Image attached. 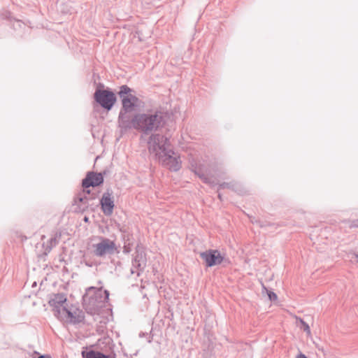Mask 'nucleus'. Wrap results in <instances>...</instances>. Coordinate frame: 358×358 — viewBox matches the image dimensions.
Masks as SVG:
<instances>
[{
  "label": "nucleus",
  "instance_id": "9b49d317",
  "mask_svg": "<svg viewBox=\"0 0 358 358\" xmlns=\"http://www.w3.org/2000/svg\"><path fill=\"white\" fill-rule=\"evenodd\" d=\"M44 296L45 292L40 288L39 291L35 294L36 299L33 300V306H45Z\"/></svg>",
  "mask_w": 358,
  "mask_h": 358
},
{
  "label": "nucleus",
  "instance_id": "dca6fc26",
  "mask_svg": "<svg viewBox=\"0 0 358 358\" xmlns=\"http://www.w3.org/2000/svg\"><path fill=\"white\" fill-rule=\"evenodd\" d=\"M295 358H308L305 355L302 354V353H299V355H297L296 356Z\"/></svg>",
  "mask_w": 358,
  "mask_h": 358
},
{
  "label": "nucleus",
  "instance_id": "f8f14e48",
  "mask_svg": "<svg viewBox=\"0 0 358 358\" xmlns=\"http://www.w3.org/2000/svg\"><path fill=\"white\" fill-rule=\"evenodd\" d=\"M82 355L83 358H110L108 356L94 350L83 351Z\"/></svg>",
  "mask_w": 358,
  "mask_h": 358
},
{
  "label": "nucleus",
  "instance_id": "423d86ee",
  "mask_svg": "<svg viewBox=\"0 0 358 358\" xmlns=\"http://www.w3.org/2000/svg\"><path fill=\"white\" fill-rule=\"evenodd\" d=\"M95 100L104 108L110 110L116 101L115 94L106 90H97L94 93Z\"/></svg>",
  "mask_w": 358,
  "mask_h": 358
},
{
  "label": "nucleus",
  "instance_id": "412c9836",
  "mask_svg": "<svg viewBox=\"0 0 358 358\" xmlns=\"http://www.w3.org/2000/svg\"><path fill=\"white\" fill-rule=\"evenodd\" d=\"M41 245H42V247H44V246H45V243H43L41 244Z\"/></svg>",
  "mask_w": 358,
  "mask_h": 358
},
{
  "label": "nucleus",
  "instance_id": "5701e85b",
  "mask_svg": "<svg viewBox=\"0 0 358 358\" xmlns=\"http://www.w3.org/2000/svg\"><path fill=\"white\" fill-rule=\"evenodd\" d=\"M46 358H51V357H47V356H46Z\"/></svg>",
  "mask_w": 358,
  "mask_h": 358
},
{
  "label": "nucleus",
  "instance_id": "aec40b11",
  "mask_svg": "<svg viewBox=\"0 0 358 358\" xmlns=\"http://www.w3.org/2000/svg\"><path fill=\"white\" fill-rule=\"evenodd\" d=\"M38 358H45V356L41 355V356H40Z\"/></svg>",
  "mask_w": 358,
  "mask_h": 358
},
{
  "label": "nucleus",
  "instance_id": "6ab92c4d",
  "mask_svg": "<svg viewBox=\"0 0 358 358\" xmlns=\"http://www.w3.org/2000/svg\"><path fill=\"white\" fill-rule=\"evenodd\" d=\"M36 287V282H34L32 284V287Z\"/></svg>",
  "mask_w": 358,
  "mask_h": 358
},
{
  "label": "nucleus",
  "instance_id": "1a4fd4ad",
  "mask_svg": "<svg viewBox=\"0 0 358 358\" xmlns=\"http://www.w3.org/2000/svg\"><path fill=\"white\" fill-rule=\"evenodd\" d=\"M103 181V178L101 173L90 172L83 180V186L85 188H87L90 187H95L101 184Z\"/></svg>",
  "mask_w": 358,
  "mask_h": 358
},
{
  "label": "nucleus",
  "instance_id": "20e7f679",
  "mask_svg": "<svg viewBox=\"0 0 358 358\" xmlns=\"http://www.w3.org/2000/svg\"><path fill=\"white\" fill-rule=\"evenodd\" d=\"M161 120V116L157 114H138L133 117L131 124L134 128L147 132L157 128Z\"/></svg>",
  "mask_w": 358,
  "mask_h": 358
},
{
  "label": "nucleus",
  "instance_id": "f257e3e1",
  "mask_svg": "<svg viewBox=\"0 0 358 358\" xmlns=\"http://www.w3.org/2000/svg\"><path fill=\"white\" fill-rule=\"evenodd\" d=\"M149 150L154 153L163 165L176 171L181 167L180 156L172 149L168 139L162 135H153L148 142Z\"/></svg>",
  "mask_w": 358,
  "mask_h": 358
},
{
  "label": "nucleus",
  "instance_id": "f03ea898",
  "mask_svg": "<svg viewBox=\"0 0 358 358\" xmlns=\"http://www.w3.org/2000/svg\"><path fill=\"white\" fill-rule=\"evenodd\" d=\"M49 304L55 315L66 322L76 323L81 321L83 318L82 311L70 304L64 294L55 295L49 301Z\"/></svg>",
  "mask_w": 358,
  "mask_h": 358
},
{
  "label": "nucleus",
  "instance_id": "ddd939ff",
  "mask_svg": "<svg viewBox=\"0 0 358 358\" xmlns=\"http://www.w3.org/2000/svg\"><path fill=\"white\" fill-rule=\"evenodd\" d=\"M296 324L301 329H303L305 334H310V329L309 326L302 319L296 317Z\"/></svg>",
  "mask_w": 358,
  "mask_h": 358
},
{
  "label": "nucleus",
  "instance_id": "a211bd4d",
  "mask_svg": "<svg viewBox=\"0 0 358 358\" xmlns=\"http://www.w3.org/2000/svg\"><path fill=\"white\" fill-rule=\"evenodd\" d=\"M199 177H200L201 179H203V180H205V181H206V178L205 177H203V176H201V175H199Z\"/></svg>",
  "mask_w": 358,
  "mask_h": 358
},
{
  "label": "nucleus",
  "instance_id": "6e6552de",
  "mask_svg": "<svg viewBox=\"0 0 358 358\" xmlns=\"http://www.w3.org/2000/svg\"><path fill=\"white\" fill-rule=\"evenodd\" d=\"M94 254L97 256H103L106 253L113 252L115 250V244L113 241L103 238L101 243L94 245Z\"/></svg>",
  "mask_w": 358,
  "mask_h": 358
},
{
  "label": "nucleus",
  "instance_id": "7ed1b4c3",
  "mask_svg": "<svg viewBox=\"0 0 358 358\" xmlns=\"http://www.w3.org/2000/svg\"><path fill=\"white\" fill-rule=\"evenodd\" d=\"M118 94L122 103L120 119L124 121L127 117V114L135 110L139 106L140 101L132 94V90L127 85H122Z\"/></svg>",
  "mask_w": 358,
  "mask_h": 358
},
{
  "label": "nucleus",
  "instance_id": "39448f33",
  "mask_svg": "<svg viewBox=\"0 0 358 358\" xmlns=\"http://www.w3.org/2000/svg\"><path fill=\"white\" fill-rule=\"evenodd\" d=\"M102 292L101 288H95L94 287H89L83 296L85 304L86 306L90 305L91 303L94 305L101 303L103 301H108L109 297L108 292L107 290L103 291V294H105L103 300H102Z\"/></svg>",
  "mask_w": 358,
  "mask_h": 358
},
{
  "label": "nucleus",
  "instance_id": "0eeeda50",
  "mask_svg": "<svg viewBox=\"0 0 358 358\" xmlns=\"http://www.w3.org/2000/svg\"><path fill=\"white\" fill-rule=\"evenodd\" d=\"M201 257L204 260L207 266L211 267L220 264L224 259V257L217 250H208L201 253Z\"/></svg>",
  "mask_w": 358,
  "mask_h": 358
},
{
  "label": "nucleus",
  "instance_id": "4be33fe9",
  "mask_svg": "<svg viewBox=\"0 0 358 358\" xmlns=\"http://www.w3.org/2000/svg\"><path fill=\"white\" fill-rule=\"evenodd\" d=\"M42 285H43V281H41V282L40 284L41 287L42 286Z\"/></svg>",
  "mask_w": 358,
  "mask_h": 358
},
{
  "label": "nucleus",
  "instance_id": "f3484780",
  "mask_svg": "<svg viewBox=\"0 0 358 358\" xmlns=\"http://www.w3.org/2000/svg\"><path fill=\"white\" fill-rule=\"evenodd\" d=\"M352 259H355V261L358 263V255L357 254H353L352 255Z\"/></svg>",
  "mask_w": 358,
  "mask_h": 358
},
{
  "label": "nucleus",
  "instance_id": "9d476101",
  "mask_svg": "<svg viewBox=\"0 0 358 358\" xmlns=\"http://www.w3.org/2000/svg\"><path fill=\"white\" fill-rule=\"evenodd\" d=\"M101 208L104 214L110 215L114 208V201L110 194H104L101 199Z\"/></svg>",
  "mask_w": 358,
  "mask_h": 358
},
{
  "label": "nucleus",
  "instance_id": "4468645a",
  "mask_svg": "<svg viewBox=\"0 0 358 358\" xmlns=\"http://www.w3.org/2000/svg\"><path fill=\"white\" fill-rule=\"evenodd\" d=\"M9 21L12 24V27L14 30L17 31L18 29L25 28V24L21 20H15L13 18H9Z\"/></svg>",
  "mask_w": 358,
  "mask_h": 358
},
{
  "label": "nucleus",
  "instance_id": "2eb2a0df",
  "mask_svg": "<svg viewBox=\"0 0 358 358\" xmlns=\"http://www.w3.org/2000/svg\"><path fill=\"white\" fill-rule=\"evenodd\" d=\"M267 293H268V298H269V299L271 301H275V300H277L278 296H277V295L274 292H271V291H268Z\"/></svg>",
  "mask_w": 358,
  "mask_h": 358
}]
</instances>
